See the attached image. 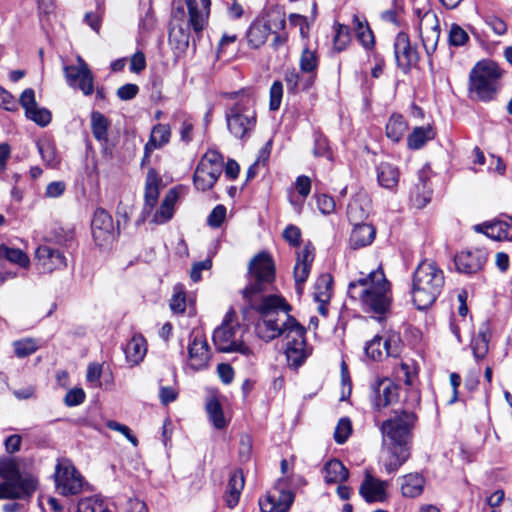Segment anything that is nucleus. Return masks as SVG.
<instances>
[{
    "label": "nucleus",
    "instance_id": "nucleus-59",
    "mask_svg": "<svg viewBox=\"0 0 512 512\" xmlns=\"http://www.w3.org/2000/svg\"><path fill=\"white\" fill-rule=\"evenodd\" d=\"M102 375V365L98 363H90L87 368L86 379L94 387H100V377Z\"/></svg>",
    "mask_w": 512,
    "mask_h": 512
},
{
    "label": "nucleus",
    "instance_id": "nucleus-49",
    "mask_svg": "<svg viewBox=\"0 0 512 512\" xmlns=\"http://www.w3.org/2000/svg\"><path fill=\"white\" fill-rule=\"evenodd\" d=\"M440 30L439 20L433 11H426L419 17L418 31L419 35L427 34Z\"/></svg>",
    "mask_w": 512,
    "mask_h": 512
},
{
    "label": "nucleus",
    "instance_id": "nucleus-50",
    "mask_svg": "<svg viewBox=\"0 0 512 512\" xmlns=\"http://www.w3.org/2000/svg\"><path fill=\"white\" fill-rule=\"evenodd\" d=\"M352 432V424L349 418H341L335 428L334 439L338 444H343L347 441Z\"/></svg>",
    "mask_w": 512,
    "mask_h": 512
},
{
    "label": "nucleus",
    "instance_id": "nucleus-35",
    "mask_svg": "<svg viewBox=\"0 0 512 512\" xmlns=\"http://www.w3.org/2000/svg\"><path fill=\"white\" fill-rule=\"evenodd\" d=\"M323 473L324 479L328 484L341 483L349 476V472L343 463L336 459L330 460L325 464Z\"/></svg>",
    "mask_w": 512,
    "mask_h": 512
},
{
    "label": "nucleus",
    "instance_id": "nucleus-54",
    "mask_svg": "<svg viewBox=\"0 0 512 512\" xmlns=\"http://www.w3.org/2000/svg\"><path fill=\"white\" fill-rule=\"evenodd\" d=\"M170 308L174 313L181 314L185 311L186 300L182 286L177 285L174 288V294L170 301Z\"/></svg>",
    "mask_w": 512,
    "mask_h": 512
},
{
    "label": "nucleus",
    "instance_id": "nucleus-46",
    "mask_svg": "<svg viewBox=\"0 0 512 512\" xmlns=\"http://www.w3.org/2000/svg\"><path fill=\"white\" fill-rule=\"evenodd\" d=\"M38 151L42 160L48 167L56 168L60 163V159L56 152L55 144L49 140L39 141L37 143Z\"/></svg>",
    "mask_w": 512,
    "mask_h": 512
},
{
    "label": "nucleus",
    "instance_id": "nucleus-2",
    "mask_svg": "<svg viewBox=\"0 0 512 512\" xmlns=\"http://www.w3.org/2000/svg\"><path fill=\"white\" fill-rule=\"evenodd\" d=\"M415 411H395L393 417L382 422L380 431L382 434L383 448L390 454L385 463L388 473H393L409 458V443L412 438V430L417 422Z\"/></svg>",
    "mask_w": 512,
    "mask_h": 512
},
{
    "label": "nucleus",
    "instance_id": "nucleus-16",
    "mask_svg": "<svg viewBox=\"0 0 512 512\" xmlns=\"http://www.w3.org/2000/svg\"><path fill=\"white\" fill-rule=\"evenodd\" d=\"M35 261L37 269L42 273L63 270L67 266V259L64 253L60 249L47 244L41 245L36 249Z\"/></svg>",
    "mask_w": 512,
    "mask_h": 512
},
{
    "label": "nucleus",
    "instance_id": "nucleus-39",
    "mask_svg": "<svg viewBox=\"0 0 512 512\" xmlns=\"http://www.w3.org/2000/svg\"><path fill=\"white\" fill-rule=\"evenodd\" d=\"M269 34L270 26L267 23L257 21L250 26L247 39L252 47L258 48L266 42Z\"/></svg>",
    "mask_w": 512,
    "mask_h": 512
},
{
    "label": "nucleus",
    "instance_id": "nucleus-36",
    "mask_svg": "<svg viewBox=\"0 0 512 512\" xmlns=\"http://www.w3.org/2000/svg\"><path fill=\"white\" fill-rule=\"evenodd\" d=\"M377 179L379 184L386 189H393L399 181V171L397 167L390 163L382 162L377 168Z\"/></svg>",
    "mask_w": 512,
    "mask_h": 512
},
{
    "label": "nucleus",
    "instance_id": "nucleus-28",
    "mask_svg": "<svg viewBox=\"0 0 512 512\" xmlns=\"http://www.w3.org/2000/svg\"><path fill=\"white\" fill-rule=\"evenodd\" d=\"M284 81L289 93H297L299 90H308L314 84V76L299 73L295 68L287 69L284 74Z\"/></svg>",
    "mask_w": 512,
    "mask_h": 512
},
{
    "label": "nucleus",
    "instance_id": "nucleus-17",
    "mask_svg": "<svg viewBox=\"0 0 512 512\" xmlns=\"http://www.w3.org/2000/svg\"><path fill=\"white\" fill-rule=\"evenodd\" d=\"M399 399V388L389 378L376 380L372 385L371 403L375 410L382 409L396 403Z\"/></svg>",
    "mask_w": 512,
    "mask_h": 512
},
{
    "label": "nucleus",
    "instance_id": "nucleus-34",
    "mask_svg": "<svg viewBox=\"0 0 512 512\" xmlns=\"http://www.w3.org/2000/svg\"><path fill=\"white\" fill-rule=\"evenodd\" d=\"M90 121L93 137L100 143H107L110 127L108 118L98 111H93L90 115Z\"/></svg>",
    "mask_w": 512,
    "mask_h": 512
},
{
    "label": "nucleus",
    "instance_id": "nucleus-56",
    "mask_svg": "<svg viewBox=\"0 0 512 512\" xmlns=\"http://www.w3.org/2000/svg\"><path fill=\"white\" fill-rule=\"evenodd\" d=\"M422 40V45L428 55L432 54L437 47L439 38H440V30L435 32H430L427 34L419 35Z\"/></svg>",
    "mask_w": 512,
    "mask_h": 512
},
{
    "label": "nucleus",
    "instance_id": "nucleus-41",
    "mask_svg": "<svg viewBox=\"0 0 512 512\" xmlns=\"http://www.w3.org/2000/svg\"><path fill=\"white\" fill-rule=\"evenodd\" d=\"M76 512H115V509L112 504L101 498L90 497L78 502Z\"/></svg>",
    "mask_w": 512,
    "mask_h": 512
},
{
    "label": "nucleus",
    "instance_id": "nucleus-43",
    "mask_svg": "<svg viewBox=\"0 0 512 512\" xmlns=\"http://www.w3.org/2000/svg\"><path fill=\"white\" fill-rule=\"evenodd\" d=\"M12 347L17 358H26L38 351L40 343L38 339L25 337L13 341Z\"/></svg>",
    "mask_w": 512,
    "mask_h": 512
},
{
    "label": "nucleus",
    "instance_id": "nucleus-11",
    "mask_svg": "<svg viewBox=\"0 0 512 512\" xmlns=\"http://www.w3.org/2000/svg\"><path fill=\"white\" fill-rule=\"evenodd\" d=\"M285 335V354L290 366L299 367L307 358L309 351L305 340V328L297 321Z\"/></svg>",
    "mask_w": 512,
    "mask_h": 512
},
{
    "label": "nucleus",
    "instance_id": "nucleus-52",
    "mask_svg": "<svg viewBox=\"0 0 512 512\" xmlns=\"http://www.w3.org/2000/svg\"><path fill=\"white\" fill-rule=\"evenodd\" d=\"M334 48L338 52L344 50L350 42L348 26L338 24L335 28Z\"/></svg>",
    "mask_w": 512,
    "mask_h": 512
},
{
    "label": "nucleus",
    "instance_id": "nucleus-48",
    "mask_svg": "<svg viewBox=\"0 0 512 512\" xmlns=\"http://www.w3.org/2000/svg\"><path fill=\"white\" fill-rule=\"evenodd\" d=\"M206 411L215 428L223 429L226 426L222 406L216 398H212L207 402Z\"/></svg>",
    "mask_w": 512,
    "mask_h": 512
},
{
    "label": "nucleus",
    "instance_id": "nucleus-27",
    "mask_svg": "<svg viewBox=\"0 0 512 512\" xmlns=\"http://www.w3.org/2000/svg\"><path fill=\"white\" fill-rule=\"evenodd\" d=\"M376 236V229L366 223H356L351 235H350V246L353 249H360L370 245Z\"/></svg>",
    "mask_w": 512,
    "mask_h": 512
},
{
    "label": "nucleus",
    "instance_id": "nucleus-38",
    "mask_svg": "<svg viewBox=\"0 0 512 512\" xmlns=\"http://www.w3.org/2000/svg\"><path fill=\"white\" fill-rule=\"evenodd\" d=\"M2 259L24 269L30 267V258L24 251L19 248L9 247L5 244H0V260Z\"/></svg>",
    "mask_w": 512,
    "mask_h": 512
},
{
    "label": "nucleus",
    "instance_id": "nucleus-22",
    "mask_svg": "<svg viewBox=\"0 0 512 512\" xmlns=\"http://www.w3.org/2000/svg\"><path fill=\"white\" fill-rule=\"evenodd\" d=\"M487 260L486 252L483 250L462 251L455 257V265L459 272L476 273L482 269Z\"/></svg>",
    "mask_w": 512,
    "mask_h": 512
},
{
    "label": "nucleus",
    "instance_id": "nucleus-32",
    "mask_svg": "<svg viewBox=\"0 0 512 512\" xmlns=\"http://www.w3.org/2000/svg\"><path fill=\"white\" fill-rule=\"evenodd\" d=\"M425 480L418 473H410L402 477L401 493L404 497L415 498L422 494Z\"/></svg>",
    "mask_w": 512,
    "mask_h": 512
},
{
    "label": "nucleus",
    "instance_id": "nucleus-51",
    "mask_svg": "<svg viewBox=\"0 0 512 512\" xmlns=\"http://www.w3.org/2000/svg\"><path fill=\"white\" fill-rule=\"evenodd\" d=\"M26 116L34 121L36 124L44 127L51 121V113L45 108H40L37 105L26 112Z\"/></svg>",
    "mask_w": 512,
    "mask_h": 512
},
{
    "label": "nucleus",
    "instance_id": "nucleus-4",
    "mask_svg": "<svg viewBox=\"0 0 512 512\" xmlns=\"http://www.w3.org/2000/svg\"><path fill=\"white\" fill-rule=\"evenodd\" d=\"M348 293L352 298L360 299L365 308L378 314L385 313L390 306V284L381 267L350 283Z\"/></svg>",
    "mask_w": 512,
    "mask_h": 512
},
{
    "label": "nucleus",
    "instance_id": "nucleus-13",
    "mask_svg": "<svg viewBox=\"0 0 512 512\" xmlns=\"http://www.w3.org/2000/svg\"><path fill=\"white\" fill-rule=\"evenodd\" d=\"M187 349L188 365L191 369L198 371L208 367L211 352L206 336L200 328L191 331Z\"/></svg>",
    "mask_w": 512,
    "mask_h": 512
},
{
    "label": "nucleus",
    "instance_id": "nucleus-63",
    "mask_svg": "<svg viewBox=\"0 0 512 512\" xmlns=\"http://www.w3.org/2000/svg\"><path fill=\"white\" fill-rule=\"evenodd\" d=\"M347 215L349 220L356 224L366 217V212L358 202H353L348 205Z\"/></svg>",
    "mask_w": 512,
    "mask_h": 512
},
{
    "label": "nucleus",
    "instance_id": "nucleus-30",
    "mask_svg": "<svg viewBox=\"0 0 512 512\" xmlns=\"http://www.w3.org/2000/svg\"><path fill=\"white\" fill-rule=\"evenodd\" d=\"M178 199V193L174 189H170L165 195L160 208L156 211L153 217V222L156 224H164L168 222L174 214V206Z\"/></svg>",
    "mask_w": 512,
    "mask_h": 512
},
{
    "label": "nucleus",
    "instance_id": "nucleus-18",
    "mask_svg": "<svg viewBox=\"0 0 512 512\" xmlns=\"http://www.w3.org/2000/svg\"><path fill=\"white\" fill-rule=\"evenodd\" d=\"M366 355L374 361H380L384 357H397L400 354V344L397 337L384 339L375 336L365 347Z\"/></svg>",
    "mask_w": 512,
    "mask_h": 512
},
{
    "label": "nucleus",
    "instance_id": "nucleus-7",
    "mask_svg": "<svg viewBox=\"0 0 512 512\" xmlns=\"http://www.w3.org/2000/svg\"><path fill=\"white\" fill-rule=\"evenodd\" d=\"M0 499H27L38 487L37 479L29 473H21L19 461L14 457L0 458Z\"/></svg>",
    "mask_w": 512,
    "mask_h": 512
},
{
    "label": "nucleus",
    "instance_id": "nucleus-61",
    "mask_svg": "<svg viewBox=\"0 0 512 512\" xmlns=\"http://www.w3.org/2000/svg\"><path fill=\"white\" fill-rule=\"evenodd\" d=\"M485 23L493 30L495 34L499 36L504 35L507 32L506 22L498 16H487Z\"/></svg>",
    "mask_w": 512,
    "mask_h": 512
},
{
    "label": "nucleus",
    "instance_id": "nucleus-5",
    "mask_svg": "<svg viewBox=\"0 0 512 512\" xmlns=\"http://www.w3.org/2000/svg\"><path fill=\"white\" fill-rule=\"evenodd\" d=\"M445 284L444 272L431 260L422 261L412 278V301L417 309L429 308L441 294Z\"/></svg>",
    "mask_w": 512,
    "mask_h": 512
},
{
    "label": "nucleus",
    "instance_id": "nucleus-8",
    "mask_svg": "<svg viewBox=\"0 0 512 512\" xmlns=\"http://www.w3.org/2000/svg\"><path fill=\"white\" fill-rule=\"evenodd\" d=\"M502 74L495 62H478L470 72V92L481 101L494 99L501 86Z\"/></svg>",
    "mask_w": 512,
    "mask_h": 512
},
{
    "label": "nucleus",
    "instance_id": "nucleus-24",
    "mask_svg": "<svg viewBox=\"0 0 512 512\" xmlns=\"http://www.w3.org/2000/svg\"><path fill=\"white\" fill-rule=\"evenodd\" d=\"M314 257V247L311 245H306L302 250L297 252L296 264L294 267V278L298 291L301 290V285L305 283L310 274Z\"/></svg>",
    "mask_w": 512,
    "mask_h": 512
},
{
    "label": "nucleus",
    "instance_id": "nucleus-10",
    "mask_svg": "<svg viewBox=\"0 0 512 512\" xmlns=\"http://www.w3.org/2000/svg\"><path fill=\"white\" fill-rule=\"evenodd\" d=\"M240 327L225 319L220 327L213 333V342L221 352H239L243 355L251 354L250 348L238 337Z\"/></svg>",
    "mask_w": 512,
    "mask_h": 512
},
{
    "label": "nucleus",
    "instance_id": "nucleus-62",
    "mask_svg": "<svg viewBox=\"0 0 512 512\" xmlns=\"http://www.w3.org/2000/svg\"><path fill=\"white\" fill-rule=\"evenodd\" d=\"M156 26V17L151 5L148 6L145 15L141 17L139 22L140 30L144 32H149L154 29Z\"/></svg>",
    "mask_w": 512,
    "mask_h": 512
},
{
    "label": "nucleus",
    "instance_id": "nucleus-1",
    "mask_svg": "<svg viewBox=\"0 0 512 512\" xmlns=\"http://www.w3.org/2000/svg\"><path fill=\"white\" fill-rule=\"evenodd\" d=\"M275 279V267L267 253L256 255L249 263L248 285L243 297L260 317L255 325L256 335L265 342L286 335L297 320L289 314L290 305L278 295L261 296Z\"/></svg>",
    "mask_w": 512,
    "mask_h": 512
},
{
    "label": "nucleus",
    "instance_id": "nucleus-31",
    "mask_svg": "<svg viewBox=\"0 0 512 512\" xmlns=\"http://www.w3.org/2000/svg\"><path fill=\"white\" fill-rule=\"evenodd\" d=\"M436 133L431 125L415 127L407 138L409 149L418 150L428 141L434 139Z\"/></svg>",
    "mask_w": 512,
    "mask_h": 512
},
{
    "label": "nucleus",
    "instance_id": "nucleus-6",
    "mask_svg": "<svg viewBox=\"0 0 512 512\" xmlns=\"http://www.w3.org/2000/svg\"><path fill=\"white\" fill-rule=\"evenodd\" d=\"M235 100L226 111V122L230 133L238 139L249 138L256 126V99L250 90L226 94Z\"/></svg>",
    "mask_w": 512,
    "mask_h": 512
},
{
    "label": "nucleus",
    "instance_id": "nucleus-12",
    "mask_svg": "<svg viewBox=\"0 0 512 512\" xmlns=\"http://www.w3.org/2000/svg\"><path fill=\"white\" fill-rule=\"evenodd\" d=\"M55 486L62 495H75L82 491L83 478L68 460H61L55 468Z\"/></svg>",
    "mask_w": 512,
    "mask_h": 512
},
{
    "label": "nucleus",
    "instance_id": "nucleus-25",
    "mask_svg": "<svg viewBox=\"0 0 512 512\" xmlns=\"http://www.w3.org/2000/svg\"><path fill=\"white\" fill-rule=\"evenodd\" d=\"M244 484L245 480L241 470H236L230 475L224 494V501L230 509L238 505Z\"/></svg>",
    "mask_w": 512,
    "mask_h": 512
},
{
    "label": "nucleus",
    "instance_id": "nucleus-9",
    "mask_svg": "<svg viewBox=\"0 0 512 512\" xmlns=\"http://www.w3.org/2000/svg\"><path fill=\"white\" fill-rule=\"evenodd\" d=\"M223 170V157L216 150H208L200 159L194 175L193 183L197 190H210L217 182Z\"/></svg>",
    "mask_w": 512,
    "mask_h": 512
},
{
    "label": "nucleus",
    "instance_id": "nucleus-33",
    "mask_svg": "<svg viewBox=\"0 0 512 512\" xmlns=\"http://www.w3.org/2000/svg\"><path fill=\"white\" fill-rule=\"evenodd\" d=\"M159 183L157 173L154 170H150L147 174L146 185H145V207L144 212L149 213L157 203L159 197Z\"/></svg>",
    "mask_w": 512,
    "mask_h": 512
},
{
    "label": "nucleus",
    "instance_id": "nucleus-20",
    "mask_svg": "<svg viewBox=\"0 0 512 512\" xmlns=\"http://www.w3.org/2000/svg\"><path fill=\"white\" fill-rule=\"evenodd\" d=\"M475 230L497 241H512V217L494 220L475 226Z\"/></svg>",
    "mask_w": 512,
    "mask_h": 512
},
{
    "label": "nucleus",
    "instance_id": "nucleus-47",
    "mask_svg": "<svg viewBox=\"0 0 512 512\" xmlns=\"http://www.w3.org/2000/svg\"><path fill=\"white\" fill-rule=\"evenodd\" d=\"M353 24L358 40L365 48H371L374 45V36L368 24L357 15L353 16Z\"/></svg>",
    "mask_w": 512,
    "mask_h": 512
},
{
    "label": "nucleus",
    "instance_id": "nucleus-53",
    "mask_svg": "<svg viewBox=\"0 0 512 512\" xmlns=\"http://www.w3.org/2000/svg\"><path fill=\"white\" fill-rule=\"evenodd\" d=\"M469 40L467 32L458 24H452L449 30V43L452 46H462Z\"/></svg>",
    "mask_w": 512,
    "mask_h": 512
},
{
    "label": "nucleus",
    "instance_id": "nucleus-21",
    "mask_svg": "<svg viewBox=\"0 0 512 512\" xmlns=\"http://www.w3.org/2000/svg\"><path fill=\"white\" fill-rule=\"evenodd\" d=\"M293 501L294 494L291 491L281 490L261 498L259 507L261 512H288Z\"/></svg>",
    "mask_w": 512,
    "mask_h": 512
},
{
    "label": "nucleus",
    "instance_id": "nucleus-55",
    "mask_svg": "<svg viewBox=\"0 0 512 512\" xmlns=\"http://www.w3.org/2000/svg\"><path fill=\"white\" fill-rule=\"evenodd\" d=\"M269 108L272 111L279 109L283 96V84L281 81H274L270 87Z\"/></svg>",
    "mask_w": 512,
    "mask_h": 512
},
{
    "label": "nucleus",
    "instance_id": "nucleus-3",
    "mask_svg": "<svg viewBox=\"0 0 512 512\" xmlns=\"http://www.w3.org/2000/svg\"><path fill=\"white\" fill-rule=\"evenodd\" d=\"M188 14L182 6L172 15L169 29V42L179 50L189 45L190 33H201L208 23L211 0H185Z\"/></svg>",
    "mask_w": 512,
    "mask_h": 512
},
{
    "label": "nucleus",
    "instance_id": "nucleus-60",
    "mask_svg": "<svg viewBox=\"0 0 512 512\" xmlns=\"http://www.w3.org/2000/svg\"><path fill=\"white\" fill-rule=\"evenodd\" d=\"M85 399V392L81 388H74L67 392L64 398V403L69 406H77L83 403Z\"/></svg>",
    "mask_w": 512,
    "mask_h": 512
},
{
    "label": "nucleus",
    "instance_id": "nucleus-19",
    "mask_svg": "<svg viewBox=\"0 0 512 512\" xmlns=\"http://www.w3.org/2000/svg\"><path fill=\"white\" fill-rule=\"evenodd\" d=\"M394 52L398 66L405 71L415 66L419 61L417 49L411 45L406 33L401 32L396 36Z\"/></svg>",
    "mask_w": 512,
    "mask_h": 512
},
{
    "label": "nucleus",
    "instance_id": "nucleus-37",
    "mask_svg": "<svg viewBox=\"0 0 512 512\" xmlns=\"http://www.w3.org/2000/svg\"><path fill=\"white\" fill-rule=\"evenodd\" d=\"M419 183L416 185V195L414 197V203L417 207H424L431 197V187L429 183V171L428 168H422L418 174Z\"/></svg>",
    "mask_w": 512,
    "mask_h": 512
},
{
    "label": "nucleus",
    "instance_id": "nucleus-14",
    "mask_svg": "<svg viewBox=\"0 0 512 512\" xmlns=\"http://www.w3.org/2000/svg\"><path fill=\"white\" fill-rule=\"evenodd\" d=\"M67 84L74 89H79L85 96L94 92V76L82 57H77V65L64 67Z\"/></svg>",
    "mask_w": 512,
    "mask_h": 512
},
{
    "label": "nucleus",
    "instance_id": "nucleus-45",
    "mask_svg": "<svg viewBox=\"0 0 512 512\" xmlns=\"http://www.w3.org/2000/svg\"><path fill=\"white\" fill-rule=\"evenodd\" d=\"M318 63L319 60L315 50H311L309 48L303 49L299 61L300 69L303 74H307L309 76L313 75L315 79Z\"/></svg>",
    "mask_w": 512,
    "mask_h": 512
},
{
    "label": "nucleus",
    "instance_id": "nucleus-44",
    "mask_svg": "<svg viewBox=\"0 0 512 512\" xmlns=\"http://www.w3.org/2000/svg\"><path fill=\"white\" fill-rule=\"evenodd\" d=\"M332 277L322 274L315 282L314 298L317 302H329L332 293Z\"/></svg>",
    "mask_w": 512,
    "mask_h": 512
},
{
    "label": "nucleus",
    "instance_id": "nucleus-40",
    "mask_svg": "<svg viewBox=\"0 0 512 512\" xmlns=\"http://www.w3.org/2000/svg\"><path fill=\"white\" fill-rule=\"evenodd\" d=\"M490 334L487 326H483L473 338L471 347L474 358L479 361L486 357L489 350Z\"/></svg>",
    "mask_w": 512,
    "mask_h": 512
},
{
    "label": "nucleus",
    "instance_id": "nucleus-26",
    "mask_svg": "<svg viewBox=\"0 0 512 512\" xmlns=\"http://www.w3.org/2000/svg\"><path fill=\"white\" fill-rule=\"evenodd\" d=\"M124 353L127 362L131 366L138 365L143 361L147 353V342L140 334H135L126 344Z\"/></svg>",
    "mask_w": 512,
    "mask_h": 512
},
{
    "label": "nucleus",
    "instance_id": "nucleus-23",
    "mask_svg": "<svg viewBox=\"0 0 512 512\" xmlns=\"http://www.w3.org/2000/svg\"><path fill=\"white\" fill-rule=\"evenodd\" d=\"M388 483L366 474L365 479L359 488L360 495L366 502H382L386 499Z\"/></svg>",
    "mask_w": 512,
    "mask_h": 512
},
{
    "label": "nucleus",
    "instance_id": "nucleus-15",
    "mask_svg": "<svg viewBox=\"0 0 512 512\" xmlns=\"http://www.w3.org/2000/svg\"><path fill=\"white\" fill-rule=\"evenodd\" d=\"M92 236L98 246H105L113 242L116 229L112 216L103 208L95 210L91 222Z\"/></svg>",
    "mask_w": 512,
    "mask_h": 512
},
{
    "label": "nucleus",
    "instance_id": "nucleus-42",
    "mask_svg": "<svg viewBox=\"0 0 512 512\" xmlns=\"http://www.w3.org/2000/svg\"><path fill=\"white\" fill-rule=\"evenodd\" d=\"M408 125L400 114H393L386 124V136L393 142H398L404 136Z\"/></svg>",
    "mask_w": 512,
    "mask_h": 512
},
{
    "label": "nucleus",
    "instance_id": "nucleus-58",
    "mask_svg": "<svg viewBox=\"0 0 512 512\" xmlns=\"http://www.w3.org/2000/svg\"><path fill=\"white\" fill-rule=\"evenodd\" d=\"M316 202L319 211L324 215H329L335 211L336 204L331 196L326 194L319 195Z\"/></svg>",
    "mask_w": 512,
    "mask_h": 512
},
{
    "label": "nucleus",
    "instance_id": "nucleus-64",
    "mask_svg": "<svg viewBox=\"0 0 512 512\" xmlns=\"http://www.w3.org/2000/svg\"><path fill=\"white\" fill-rule=\"evenodd\" d=\"M283 238L292 246H298L301 238V231L295 225H288L283 231Z\"/></svg>",
    "mask_w": 512,
    "mask_h": 512
},
{
    "label": "nucleus",
    "instance_id": "nucleus-29",
    "mask_svg": "<svg viewBox=\"0 0 512 512\" xmlns=\"http://www.w3.org/2000/svg\"><path fill=\"white\" fill-rule=\"evenodd\" d=\"M171 136L170 127L166 124H157L151 131L149 141L145 145L144 159L149 158L154 149L166 145Z\"/></svg>",
    "mask_w": 512,
    "mask_h": 512
},
{
    "label": "nucleus",
    "instance_id": "nucleus-57",
    "mask_svg": "<svg viewBox=\"0 0 512 512\" xmlns=\"http://www.w3.org/2000/svg\"><path fill=\"white\" fill-rule=\"evenodd\" d=\"M226 217V208L224 205H217L211 211L208 216L207 223L209 226L213 228H218L221 226Z\"/></svg>",
    "mask_w": 512,
    "mask_h": 512
}]
</instances>
